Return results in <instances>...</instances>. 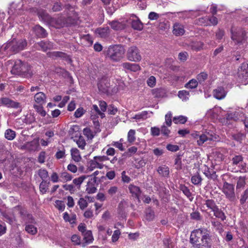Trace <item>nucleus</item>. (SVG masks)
<instances>
[{"mask_svg": "<svg viewBox=\"0 0 248 248\" xmlns=\"http://www.w3.org/2000/svg\"><path fill=\"white\" fill-rule=\"evenodd\" d=\"M190 241L195 248H211L212 243L208 230L201 228L193 231Z\"/></svg>", "mask_w": 248, "mask_h": 248, "instance_id": "1", "label": "nucleus"}, {"mask_svg": "<svg viewBox=\"0 0 248 248\" xmlns=\"http://www.w3.org/2000/svg\"><path fill=\"white\" fill-rule=\"evenodd\" d=\"M124 49L120 45L110 46L107 51V54L108 58L114 61H119L124 57Z\"/></svg>", "mask_w": 248, "mask_h": 248, "instance_id": "2", "label": "nucleus"}, {"mask_svg": "<svg viewBox=\"0 0 248 248\" xmlns=\"http://www.w3.org/2000/svg\"><path fill=\"white\" fill-rule=\"evenodd\" d=\"M231 39L236 45H243L247 42L246 32L242 28H232L231 30Z\"/></svg>", "mask_w": 248, "mask_h": 248, "instance_id": "3", "label": "nucleus"}, {"mask_svg": "<svg viewBox=\"0 0 248 248\" xmlns=\"http://www.w3.org/2000/svg\"><path fill=\"white\" fill-rule=\"evenodd\" d=\"M27 45L25 40L20 39L16 40L13 39L11 41L8 42L4 46V49H9L11 51L16 53L25 48Z\"/></svg>", "mask_w": 248, "mask_h": 248, "instance_id": "4", "label": "nucleus"}, {"mask_svg": "<svg viewBox=\"0 0 248 248\" xmlns=\"http://www.w3.org/2000/svg\"><path fill=\"white\" fill-rule=\"evenodd\" d=\"M109 159L110 158L106 155L95 156L93 159L89 161V169L91 170L96 168L102 169L104 166L103 163Z\"/></svg>", "mask_w": 248, "mask_h": 248, "instance_id": "5", "label": "nucleus"}, {"mask_svg": "<svg viewBox=\"0 0 248 248\" xmlns=\"http://www.w3.org/2000/svg\"><path fill=\"white\" fill-rule=\"evenodd\" d=\"M127 59L131 62H138L142 59L139 49L135 46H130L126 52Z\"/></svg>", "mask_w": 248, "mask_h": 248, "instance_id": "6", "label": "nucleus"}, {"mask_svg": "<svg viewBox=\"0 0 248 248\" xmlns=\"http://www.w3.org/2000/svg\"><path fill=\"white\" fill-rule=\"evenodd\" d=\"M244 158L242 155H235L232 159V167L237 166V169L235 168H232V171L236 172L238 170H246V163L243 161Z\"/></svg>", "mask_w": 248, "mask_h": 248, "instance_id": "7", "label": "nucleus"}, {"mask_svg": "<svg viewBox=\"0 0 248 248\" xmlns=\"http://www.w3.org/2000/svg\"><path fill=\"white\" fill-rule=\"evenodd\" d=\"M15 211H18L22 218L25 222V225L30 224H36L35 219L31 214L27 213L26 210L20 206H17L14 208Z\"/></svg>", "mask_w": 248, "mask_h": 248, "instance_id": "8", "label": "nucleus"}, {"mask_svg": "<svg viewBox=\"0 0 248 248\" xmlns=\"http://www.w3.org/2000/svg\"><path fill=\"white\" fill-rule=\"evenodd\" d=\"M172 114L171 112H168L165 115V122L161 126L160 131L161 134L167 137H169L170 133V130L169 129V127H170L172 124Z\"/></svg>", "mask_w": 248, "mask_h": 248, "instance_id": "9", "label": "nucleus"}, {"mask_svg": "<svg viewBox=\"0 0 248 248\" xmlns=\"http://www.w3.org/2000/svg\"><path fill=\"white\" fill-rule=\"evenodd\" d=\"M222 192L225 195L227 198L230 201H234L235 197L234 193V186L227 182H225L222 187Z\"/></svg>", "mask_w": 248, "mask_h": 248, "instance_id": "10", "label": "nucleus"}, {"mask_svg": "<svg viewBox=\"0 0 248 248\" xmlns=\"http://www.w3.org/2000/svg\"><path fill=\"white\" fill-rule=\"evenodd\" d=\"M27 71V67L25 64L23 63L20 60H17L11 70V73L15 75H21L26 73Z\"/></svg>", "mask_w": 248, "mask_h": 248, "instance_id": "11", "label": "nucleus"}, {"mask_svg": "<svg viewBox=\"0 0 248 248\" xmlns=\"http://www.w3.org/2000/svg\"><path fill=\"white\" fill-rule=\"evenodd\" d=\"M216 139L215 135L212 132L206 131L201 133L199 139L197 140V142L199 145L201 146L207 141L214 140Z\"/></svg>", "mask_w": 248, "mask_h": 248, "instance_id": "12", "label": "nucleus"}, {"mask_svg": "<svg viewBox=\"0 0 248 248\" xmlns=\"http://www.w3.org/2000/svg\"><path fill=\"white\" fill-rule=\"evenodd\" d=\"M39 147V139L36 138L32 140L26 142L22 145L21 149H25L29 151H35Z\"/></svg>", "mask_w": 248, "mask_h": 248, "instance_id": "13", "label": "nucleus"}, {"mask_svg": "<svg viewBox=\"0 0 248 248\" xmlns=\"http://www.w3.org/2000/svg\"><path fill=\"white\" fill-rule=\"evenodd\" d=\"M128 188L132 196L139 200L142 192L140 187L133 184H131L128 186Z\"/></svg>", "mask_w": 248, "mask_h": 248, "instance_id": "14", "label": "nucleus"}, {"mask_svg": "<svg viewBox=\"0 0 248 248\" xmlns=\"http://www.w3.org/2000/svg\"><path fill=\"white\" fill-rule=\"evenodd\" d=\"M238 76L243 80L248 78V63H243L238 69Z\"/></svg>", "mask_w": 248, "mask_h": 248, "instance_id": "15", "label": "nucleus"}, {"mask_svg": "<svg viewBox=\"0 0 248 248\" xmlns=\"http://www.w3.org/2000/svg\"><path fill=\"white\" fill-rule=\"evenodd\" d=\"M2 104L7 107H11L15 108H17L20 107V103L14 101L7 97H2L0 99Z\"/></svg>", "mask_w": 248, "mask_h": 248, "instance_id": "16", "label": "nucleus"}, {"mask_svg": "<svg viewBox=\"0 0 248 248\" xmlns=\"http://www.w3.org/2000/svg\"><path fill=\"white\" fill-rule=\"evenodd\" d=\"M122 66L126 71L137 72L140 70L138 64L125 62L122 64Z\"/></svg>", "mask_w": 248, "mask_h": 248, "instance_id": "17", "label": "nucleus"}, {"mask_svg": "<svg viewBox=\"0 0 248 248\" xmlns=\"http://www.w3.org/2000/svg\"><path fill=\"white\" fill-rule=\"evenodd\" d=\"M172 32L177 36L183 35L185 32L184 26L179 22L174 23L173 25Z\"/></svg>", "mask_w": 248, "mask_h": 248, "instance_id": "18", "label": "nucleus"}, {"mask_svg": "<svg viewBox=\"0 0 248 248\" xmlns=\"http://www.w3.org/2000/svg\"><path fill=\"white\" fill-rule=\"evenodd\" d=\"M109 83L107 78H102L98 83V88L100 92L106 93L108 91Z\"/></svg>", "mask_w": 248, "mask_h": 248, "instance_id": "19", "label": "nucleus"}, {"mask_svg": "<svg viewBox=\"0 0 248 248\" xmlns=\"http://www.w3.org/2000/svg\"><path fill=\"white\" fill-rule=\"evenodd\" d=\"M36 47L38 49L46 51L47 49H52L53 47V43L49 41H41L35 44Z\"/></svg>", "mask_w": 248, "mask_h": 248, "instance_id": "20", "label": "nucleus"}, {"mask_svg": "<svg viewBox=\"0 0 248 248\" xmlns=\"http://www.w3.org/2000/svg\"><path fill=\"white\" fill-rule=\"evenodd\" d=\"M98 116L103 118L105 117V114L99 109L96 105H93L91 110V118L93 120H95Z\"/></svg>", "mask_w": 248, "mask_h": 248, "instance_id": "21", "label": "nucleus"}, {"mask_svg": "<svg viewBox=\"0 0 248 248\" xmlns=\"http://www.w3.org/2000/svg\"><path fill=\"white\" fill-rule=\"evenodd\" d=\"M46 96L43 92H39L34 96V100L37 105H44L46 103Z\"/></svg>", "mask_w": 248, "mask_h": 248, "instance_id": "22", "label": "nucleus"}, {"mask_svg": "<svg viewBox=\"0 0 248 248\" xmlns=\"http://www.w3.org/2000/svg\"><path fill=\"white\" fill-rule=\"evenodd\" d=\"M227 92L224 88L222 87H219L213 91L214 96L218 100L224 98Z\"/></svg>", "mask_w": 248, "mask_h": 248, "instance_id": "23", "label": "nucleus"}, {"mask_svg": "<svg viewBox=\"0 0 248 248\" xmlns=\"http://www.w3.org/2000/svg\"><path fill=\"white\" fill-rule=\"evenodd\" d=\"M95 34L101 38H106L109 34V29L108 27L99 28L95 30Z\"/></svg>", "mask_w": 248, "mask_h": 248, "instance_id": "24", "label": "nucleus"}, {"mask_svg": "<svg viewBox=\"0 0 248 248\" xmlns=\"http://www.w3.org/2000/svg\"><path fill=\"white\" fill-rule=\"evenodd\" d=\"M93 198L89 196H85V198H79L78 204L81 210H84L88 206V202L87 200L89 201H92Z\"/></svg>", "mask_w": 248, "mask_h": 248, "instance_id": "25", "label": "nucleus"}, {"mask_svg": "<svg viewBox=\"0 0 248 248\" xmlns=\"http://www.w3.org/2000/svg\"><path fill=\"white\" fill-rule=\"evenodd\" d=\"M33 31L35 34L40 38L45 37L47 35L46 30L39 25H36L33 28Z\"/></svg>", "mask_w": 248, "mask_h": 248, "instance_id": "26", "label": "nucleus"}, {"mask_svg": "<svg viewBox=\"0 0 248 248\" xmlns=\"http://www.w3.org/2000/svg\"><path fill=\"white\" fill-rule=\"evenodd\" d=\"M158 173L163 177H168L169 175V168L166 165L159 166L157 170Z\"/></svg>", "mask_w": 248, "mask_h": 248, "instance_id": "27", "label": "nucleus"}, {"mask_svg": "<svg viewBox=\"0 0 248 248\" xmlns=\"http://www.w3.org/2000/svg\"><path fill=\"white\" fill-rule=\"evenodd\" d=\"M71 155L72 158L77 162H79L81 159V156L80 155L79 150L76 148H73L71 149Z\"/></svg>", "mask_w": 248, "mask_h": 248, "instance_id": "28", "label": "nucleus"}, {"mask_svg": "<svg viewBox=\"0 0 248 248\" xmlns=\"http://www.w3.org/2000/svg\"><path fill=\"white\" fill-rule=\"evenodd\" d=\"M229 118L232 119L234 121H243V118L245 117V114L241 112H234L229 115Z\"/></svg>", "mask_w": 248, "mask_h": 248, "instance_id": "29", "label": "nucleus"}, {"mask_svg": "<svg viewBox=\"0 0 248 248\" xmlns=\"http://www.w3.org/2000/svg\"><path fill=\"white\" fill-rule=\"evenodd\" d=\"M34 224H26L25 230L29 234L35 235L37 232V229L34 226Z\"/></svg>", "mask_w": 248, "mask_h": 248, "instance_id": "30", "label": "nucleus"}, {"mask_svg": "<svg viewBox=\"0 0 248 248\" xmlns=\"http://www.w3.org/2000/svg\"><path fill=\"white\" fill-rule=\"evenodd\" d=\"M214 215L217 218L220 219L222 221H224L226 219V216L224 212L217 207L213 211Z\"/></svg>", "mask_w": 248, "mask_h": 248, "instance_id": "31", "label": "nucleus"}, {"mask_svg": "<svg viewBox=\"0 0 248 248\" xmlns=\"http://www.w3.org/2000/svg\"><path fill=\"white\" fill-rule=\"evenodd\" d=\"M84 240L87 244H90L93 242V237L91 231H87L83 234Z\"/></svg>", "mask_w": 248, "mask_h": 248, "instance_id": "32", "label": "nucleus"}, {"mask_svg": "<svg viewBox=\"0 0 248 248\" xmlns=\"http://www.w3.org/2000/svg\"><path fill=\"white\" fill-rule=\"evenodd\" d=\"M198 85V81L197 79H192L185 85V87L189 89L196 88Z\"/></svg>", "mask_w": 248, "mask_h": 248, "instance_id": "33", "label": "nucleus"}, {"mask_svg": "<svg viewBox=\"0 0 248 248\" xmlns=\"http://www.w3.org/2000/svg\"><path fill=\"white\" fill-rule=\"evenodd\" d=\"M187 121V118L183 115L175 116L173 118V121L176 124H184Z\"/></svg>", "mask_w": 248, "mask_h": 248, "instance_id": "34", "label": "nucleus"}, {"mask_svg": "<svg viewBox=\"0 0 248 248\" xmlns=\"http://www.w3.org/2000/svg\"><path fill=\"white\" fill-rule=\"evenodd\" d=\"M5 138L9 140H14L16 137V132L11 129L6 130L5 132Z\"/></svg>", "mask_w": 248, "mask_h": 248, "instance_id": "35", "label": "nucleus"}, {"mask_svg": "<svg viewBox=\"0 0 248 248\" xmlns=\"http://www.w3.org/2000/svg\"><path fill=\"white\" fill-rule=\"evenodd\" d=\"M132 28L134 30L141 31L143 29V25L140 19L133 20L131 23Z\"/></svg>", "mask_w": 248, "mask_h": 248, "instance_id": "36", "label": "nucleus"}, {"mask_svg": "<svg viewBox=\"0 0 248 248\" xmlns=\"http://www.w3.org/2000/svg\"><path fill=\"white\" fill-rule=\"evenodd\" d=\"M60 181L65 182L71 181L72 179V176L66 171L62 172L60 174Z\"/></svg>", "mask_w": 248, "mask_h": 248, "instance_id": "37", "label": "nucleus"}, {"mask_svg": "<svg viewBox=\"0 0 248 248\" xmlns=\"http://www.w3.org/2000/svg\"><path fill=\"white\" fill-rule=\"evenodd\" d=\"M155 218V213L151 208H148L145 211V219L148 221H152Z\"/></svg>", "mask_w": 248, "mask_h": 248, "instance_id": "38", "label": "nucleus"}, {"mask_svg": "<svg viewBox=\"0 0 248 248\" xmlns=\"http://www.w3.org/2000/svg\"><path fill=\"white\" fill-rule=\"evenodd\" d=\"M178 96L183 101H187L189 99V92L186 90L180 91L178 92Z\"/></svg>", "mask_w": 248, "mask_h": 248, "instance_id": "39", "label": "nucleus"}, {"mask_svg": "<svg viewBox=\"0 0 248 248\" xmlns=\"http://www.w3.org/2000/svg\"><path fill=\"white\" fill-rule=\"evenodd\" d=\"M49 182H47L46 181H42L40 183L39 188L41 193L43 194L46 193L47 190L49 186Z\"/></svg>", "mask_w": 248, "mask_h": 248, "instance_id": "40", "label": "nucleus"}, {"mask_svg": "<svg viewBox=\"0 0 248 248\" xmlns=\"http://www.w3.org/2000/svg\"><path fill=\"white\" fill-rule=\"evenodd\" d=\"M202 178L199 173H197L191 177V181L195 185H201Z\"/></svg>", "mask_w": 248, "mask_h": 248, "instance_id": "41", "label": "nucleus"}, {"mask_svg": "<svg viewBox=\"0 0 248 248\" xmlns=\"http://www.w3.org/2000/svg\"><path fill=\"white\" fill-rule=\"evenodd\" d=\"M43 105H33V108L42 116L44 117L46 115V112L44 109Z\"/></svg>", "mask_w": 248, "mask_h": 248, "instance_id": "42", "label": "nucleus"}, {"mask_svg": "<svg viewBox=\"0 0 248 248\" xmlns=\"http://www.w3.org/2000/svg\"><path fill=\"white\" fill-rule=\"evenodd\" d=\"M205 205H206L207 207L210 209L212 211L217 207L216 205L215 201L213 200H206Z\"/></svg>", "mask_w": 248, "mask_h": 248, "instance_id": "43", "label": "nucleus"}, {"mask_svg": "<svg viewBox=\"0 0 248 248\" xmlns=\"http://www.w3.org/2000/svg\"><path fill=\"white\" fill-rule=\"evenodd\" d=\"M135 130L133 129H130L128 132L127 134V140L129 142H133L136 140L135 137Z\"/></svg>", "mask_w": 248, "mask_h": 248, "instance_id": "44", "label": "nucleus"}, {"mask_svg": "<svg viewBox=\"0 0 248 248\" xmlns=\"http://www.w3.org/2000/svg\"><path fill=\"white\" fill-rule=\"evenodd\" d=\"M111 28L114 30H119L122 28V25L117 21H113L109 23Z\"/></svg>", "mask_w": 248, "mask_h": 248, "instance_id": "45", "label": "nucleus"}, {"mask_svg": "<svg viewBox=\"0 0 248 248\" xmlns=\"http://www.w3.org/2000/svg\"><path fill=\"white\" fill-rule=\"evenodd\" d=\"M246 185V178L240 176L239 177L237 182L236 189L243 188Z\"/></svg>", "mask_w": 248, "mask_h": 248, "instance_id": "46", "label": "nucleus"}, {"mask_svg": "<svg viewBox=\"0 0 248 248\" xmlns=\"http://www.w3.org/2000/svg\"><path fill=\"white\" fill-rule=\"evenodd\" d=\"M97 190V188L94 186V184L92 183H90V182L88 183L87 185V187L86 189V191L89 194H92L96 192Z\"/></svg>", "mask_w": 248, "mask_h": 248, "instance_id": "47", "label": "nucleus"}, {"mask_svg": "<svg viewBox=\"0 0 248 248\" xmlns=\"http://www.w3.org/2000/svg\"><path fill=\"white\" fill-rule=\"evenodd\" d=\"M38 174L43 181H45V179L48 177V172L45 169H40L38 170Z\"/></svg>", "mask_w": 248, "mask_h": 248, "instance_id": "48", "label": "nucleus"}, {"mask_svg": "<svg viewBox=\"0 0 248 248\" xmlns=\"http://www.w3.org/2000/svg\"><path fill=\"white\" fill-rule=\"evenodd\" d=\"M208 77V75L205 72H201L197 76V79L200 83L204 82Z\"/></svg>", "mask_w": 248, "mask_h": 248, "instance_id": "49", "label": "nucleus"}, {"mask_svg": "<svg viewBox=\"0 0 248 248\" xmlns=\"http://www.w3.org/2000/svg\"><path fill=\"white\" fill-rule=\"evenodd\" d=\"M83 134L88 139H92L93 138V132L89 127H86L83 129Z\"/></svg>", "mask_w": 248, "mask_h": 248, "instance_id": "50", "label": "nucleus"}, {"mask_svg": "<svg viewBox=\"0 0 248 248\" xmlns=\"http://www.w3.org/2000/svg\"><path fill=\"white\" fill-rule=\"evenodd\" d=\"M37 14L39 16L41 17L44 20H48L49 19V16L48 14L43 10L37 11Z\"/></svg>", "mask_w": 248, "mask_h": 248, "instance_id": "51", "label": "nucleus"}, {"mask_svg": "<svg viewBox=\"0 0 248 248\" xmlns=\"http://www.w3.org/2000/svg\"><path fill=\"white\" fill-rule=\"evenodd\" d=\"M211 224L218 232H221L223 230L222 225L220 222L213 220L211 221Z\"/></svg>", "mask_w": 248, "mask_h": 248, "instance_id": "52", "label": "nucleus"}, {"mask_svg": "<svg viewBox=\"0 0 248 248\" xmlns=\"http://www.w3.org/2000/svg\"><path fill=\"white\" fill-rule=\"evenodd\" d=\"M248 198V189H246L241 195L240 202L241 204H244Z\"/></svg>", "mask_w": 248, "mask_h": 248, "instance_id": "53", "label": "nucleus"}, {"mask_svg": "<svg viewBox=\"0 0 248 248\" xmlns=\"http://www.w3.org/2000/svg\"><path fill=\"white\" fill-rule=\"evenodd\" d=\"M87 177L85 175H82L78 178H75L73 180V182L74 184L77 186H80L84 180Z\"/></svg>", "mask_w": 248, "mask_h": 248, "instance_id": "54", "label": "nucleus"}, {"mask_svg": "<svg viewBox=\"0 0 248 248\" xmlns=\"http://www.w3.org/2000/svg\"><path fill=\"white\" fill-rule=\"evenodd\" d=\"M78 147L81 149H84L86 145V142L82 137H79L78 139L76 141Z\"/></svg>", "mask_w": 248, "mask_h": 248, "instance_id": "55", "label": "nucleus"}, {"mask_svg": "<svg viewBox=\"0 0 248 248\" xmlns=\"http://www.w3.org/2000/svg\"><path fill=\"white\" fill-rule=\"evenodd\" d=\"M55 205L59 210L63 211L65 209V204L64 202L62 201L56 200L55 201Z\"/></svg>", "mask_w": 248, "mask_h": 248, "instance_id": "56", "label": "nucleus"}, {"mask_svg": "<svg viewBox=\"0 0 248 248\" xmlns=\"http://www.w3.org/2000/svg\"><path fill=\"white\" fill-rule=\"evenodd\" d=\"M180 189L183 193L189 199L191 197V193L189 190V189L186 186H180Z\"/></svg>", "mask_w": 248, "mask_h": 248, "instance_id": "57", "label": "nucleus"}, {"mask_svg": "<svg viewBox=\"0 0 248 248\" xmlns=\"http://www.w3.org/2000/svg\"><path fill=\"white\" fill-rule=\"evenodd\" d=\"M147 83L150 87H154L156 84V79L154 76H151L147 80Z\"/></svg>", "mask_w": 248, "mask_h": 248, "instance_id": "58", "label": "nucleus"}, {"mask_svg": "<svg viewBox=\"0 0 248 248\" xmlns=\"http://www.w3.org/2000/svg\"><path fill=\"white\" fill-rule=\"evenodd\" d=\"M71 241L75 245H79L80 244V237L76 234H74L71 236Z\"/></svg>", "mask_w": 248, "mask_h": 248, "instance_id": "59", "label": "nucleus"}, {"mask_svg": "<svg viewBox=\"0 0 248 248\" xmlns=\"http://www.w3.org/2000/svg\"><path fill=\"white\" fill-rule=\"evenodd\" d=\"M218 23V20L217 18L214 16H208V26H215L217 25Z\"/></svg>", "mask_w": 248, "mask_h": 248, "instance_id": "60", "label": "nucleus"}, {"mask_svg": "<svg viewBox=\"0 0 248 248\" xmlns=\"http://www.w3.org/2000/svg\"><path fill=\"white\" fill-rule=\"evenodd\" d=\"M120 234H121V232H120V230H115L113 234L112 235V237H111L112 242L113 243L116 242L119 238Z\"/></svg>", "mask_w": 248, "mask_h": 248, "instance_id": "61", "label": "nucleus"}, {"mask_svg": "<svg viewBox=\"0 0 248 248\" xmlns=\"http://www.w3.org/2000/svg\"><path fill=\"white\" fill-rule=\"evenodd\" d=\"M46 153L45 151L41 152L38 157V161L39 163L42 164L44 163L46 159Z\"/></svg>", "mask_w": 248, "mask_h": 248, "instance_id": "62", "label": "nucleus"}, {"mask_svg": "<svg viewBox=\"0 0 248 248\" xmlns=\"http://www.w3.org/2000/svg\"><path fill=\"white\" fill-rule=\"evenodd\" d=\"M160 16L159 14L154 12H151L148 15V18L151 20H157Z\"/></svg>", "mask_w": 248, "mask_h": 248, "instance_id": "63", "label": "nucleus"}, {"mask_svg": "<svg viewBox=\"0 0 248 248\" xmlns=\"http://www.w3.org/2000/svg\"><path fill=\"white\" fill-rule=\"evenodd\" d=\"M174 166L177 170H180L182 169V162L180 157L177 156L175 159Z\"/></svg>", "mask_w": 248, "mask_h": 248, "instance_id": "64", "label": "nucleus"}]
</instances>
